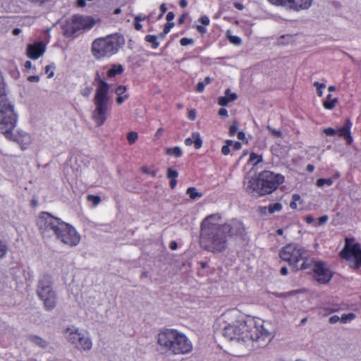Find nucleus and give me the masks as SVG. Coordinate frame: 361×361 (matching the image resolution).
<instances>
[{
    "label": "nucleus",
    "mask_w": 361,
    "mask_h": 361,
    "mask_svg": "<svg viewBox=\"0 0 361 361\" xmlns=\"http://www.w3.org/2000/svg\"><path fill=\"white\" fill-rule=\"evenodd\" d=\"M222 334L229 341H252L257 342L259 346L266 345L271 339V334L264 328V320L251 316L228 324L224 328Z\"/></svg>",
    "instance_id": "1"
},
{
    "label": "nucleus",
    "mask_w": 361,
    "mask_h": 361,
    "mask_svg": "<svg viewBox=\"0 0 361 361\" xmlns=\"http://www.w3.org/2000/svg\"><path fill=\"white\" fill-rule=\"evenodd\" d=\"M39 232L43 238H56L64 245L74 247L79 244L80 235L70 224L47 212H41L36 220Z\"/></svg>",
    "instance_id": "2"
},
{
    "label": "nucleus",
    "mask_w": 361,
    "mask_h": 361,
    "mask_svg": "<svg viewBox=\"0 0 361 361\" xmlns=\"http://www.w3.org/2000/svg\"><path fill=\"white\" fill-rule=\"evenodd\" d=\"M221 219L219 214H212L206 216L200 225V245L213 253L222 252L227 247V226L219 224Z\"/></svg>",
    "instance_id": "3"
},
{
    "label": "nucleus",
    "mask_w": 361,
    "mask_h": 361,
    "mask_svg": "<svg viewBox=\"0 0 361 361\" xmlns=\"http://www.w3.org/2000/svg\"><path fill=\"white\" fill-rule=\"evenodd\" d=\"M93 85L95 87V93L93 99L94 109L92 111V119L97 126H102L108 118L110 105L109 91L111 85L102 78L99 71L94 76Z\"/></svg>",
    "instance_id": "4"
},
{
    "label": "nucleus",
    "mask_w": 361,
    "mask_h": 361,
    "mask_svg": "<svg viewBox=\"0 0 361 361\" xmlns=\"http://www.w3.org/2000/svg\"><path fill=\"white\" fill-rule=\"evenodd\" d=\"M283 182V176L264 170L245 183V190L252 195L264 196L271 194Z\"/></svg>",
    "instance_id": "5"
},
{
    "label": "nucleus",
    "mask_w": 361,
    "mask_h": 361,
    "mask_svg": "<svg viewBox=\"0 0 361 361\" xmlns=\"http://www.w3.org/2000/svg\"><path fill=\"white\" fill-rule=\"evenodd\" d=\"M158 343L174 355L187 354L192 350V343L186 336L175 329H166L160 332Z\"/></svg>",
    "instance_id": "6"
},
{
    "label": "nucleus",
    "mask_w": 361,
    "mask_h": 361,
    "mask_svg": "<svg viewBox=\"0 0 361 361\" xmlns=\"http://www.w3.org/2000/svg\"><path fill=\"white\" fill-rule=\"evenodd\" d=\"M125 39L121 34L114 33L95 39L91 46V53L96 60L109 59L116 54L124 45Z\"/></svg>",
    "instance_id": "7"
},
{
    "label": "nucleus",
    "mask_w": 361,
    "mask_h": 361,
    "mask_svg": "<svg viewBox=\"0 0 361 361\" xmlns=\"http://www.w3.org/2000/svg\"><path fill=\"white\" fill-rule=\"evenodd\" d=\"M279 255L295 271L306 270L311 267V263L308 262L307 250L298 243L286 244L281 248Z\"/></svg>",
    "instance_id": "8"
},
{
    "label": "nucleus",
    "mask_w": 361,
    "mask_h": 361,
    "mask_svg": "<svg viewBox=\"0 0 361 361\" xmlns=\"http://www.w3.org/2000/svg\"><path fill=\"white\" fill-rule=\"evenodd\" d=\"M37 295L43 302L47 311L53 310L57 304V295L53 289V281L50 275L44 274L38 281Z\"/></svg>",
    "instance_id": "9"
},
{
    "label": "nucleus",
    "mask_w": 361,
    "mask_h": 361,
    "mask_svg": "<svg viewBox=\"0 0 361 361\" xmlns=\"http://www.w3.org/2000/svg\"><path fill=\"white\" fill-rule=\"evenodd\" d=\"M94 25V21L90 17L73 15L63 25V34L67 37H71L80 30L92 28Z\"/></svg>",
    "instance_id": "10"
},
{
    "label": "nucleus",
    "mask_w": 361,
    "mask_h": 361,
    "mask_svg": "<svg viewBox=\"0 0 361 361\" xmlns=\"http://www.w3.org/2000/svg\"><path fill=\"white\" fill-rule=\"evenodd\" d=\"M353 239L346 238L344 247L340 252V257L348 261L353 260L352 268L357 269L361 267V245L358 243H351Z\"/></svg>",
    "instance_id": "11"
},
{
    "label": "nucleus",
    "mask_w": 361,
    "mask_h": 361,
    "mask_svg": "<svg viewBox=\"0 0 361 361\" xmlns=\"http://www.w3.org/2000/svg\"><path fill=\"white\" fill-rule=\"evenodd\" d=\"M312 271L314 279L321 284L329 283L333 276L329 268L323 261H314Z\"/></svg>",
    "instance_id": "12"
},
{
    "label": "nucleus",
    "mask_w": 361,
    "mask_h": 361,
    "mask_svg": "<svg viewBox=\"0 0 361 361\" xmlns=\"http://www.w3.org/2000/svg\"><path fill=\"white\" fill-rule=\"evenodd\" d=\"M0 114L1 117L6 118V120L14 121L15 126L17 123V115L14 112L13 106L8 102L4 91L0 90Z\"/></svg>",
    "instance_id": "13"
},
{
    "label": "nucleus",
    "mask_w": 361,
    "mask_h": 361,
    "mask_svg": "<svg viewBox=\"0 0 361 361\" xmlns=\"http://www.w3.org/2000/svg\"><path fill=\"white\" fill-rule=\"evenodd\" d=\"M276 6H282L295 11L308 8L312 4V0H268Z\"/></svg>",
    "instance_id": "14"
},
{
    "label": "nucleus",
    "mask_w": 361,
    "mask_h": 361,
    "mask_svg": "<svg viewBox=\"0 0 361 361\" xmlns=\"http://www.w3.org/2000/svg\"><path fill=\"white\" fill-rule=\"evenodd\" d=\"M46 45L42 42L29 44L26 49L27 56L31 59H38L45 52Z\"/></svg>",
    "instance_id": "15"
},
{
    "label": "nucleus",
    "mask_w": 361,
    "mask_h": 361,
    "mask_svg": "<svg viewBox=\"0 0 361 361\" xmlns=\"http://www.w3.org/2000/svg\"><path fill=\"white\" fill-rule=\"evenodd\" d=\"M226 226V234L230 236H243L245 234V228L240 221H233L230 224H224Z\"/></svg>",
    "instance_id": "16"
},
{
    "label": "nucleus",
    "mask_w": 361,
    "mask_h": 361,
    "mask_svg": "<svg viewBox=\"0 0 361 361\" xmlns=\"http://www.w3.org/2000/svg\"><path fill=\"white\" fill-rule=\"evenodd\" d=\"M6 120V118L0 116V130L4 136L9 140H13V130L15 128L14 121Z\"/></svg>",
    "instance_id": "17"
},
{
    "label": "nucleus",
    "mask_w": 361,
    "mask_h": 361,
    "mask_svg": "<svg viewBox=\"0 0 361 361\" xmlns=\"http://www.w3.org/2000/svg\"><path fill=\"white\" fill-rule=\"evenodd\" d=\"M319 314L322 317L328 316L332 313L339 312L340 310H344L341 305L334 302H326L322 304L319 307Z\"/></svg>",
    "instance_id": "18"
},
{
    "label": "nucleus",
    "mask_w": 361,
    "mask_h": 361,
    "mask_svg": "<svg viewBox=\"0 0 361 361\" xmlns=\"http://www.w3.org/2000/svg\"><path fill=\"white\" fill-rule=\"evenodd\" d=\"M352 126V123L350 119H347L344 125L338 128L337 130V134L340 137H343L345 140L348 145H350L353 142V137L350 133V128Z\"/></svg>",
    "instance_id": "19"
},
{
    "label": "nucleus",
    "mask_w": 361,
    "mask_h": 361,
    "mask_svg": "<svg viewBox=\"0 0 361 361\" xmlns=\"http://www.w3.org/2000/svg\"><path fill=\"white\" fill-rule=\"evenodd\" d=\"M126 92L127 87L125 85H119L116 87L115 93L117 95L116 102L118 105L122 104L130 97V95Z\"/></svg>",
    "instance_id": "20"
},
{
    "label": "nucleus",
    "mask_w": 361,
    "mask_h": 361,
    "mask_svg": "<svg viewBox=\"0 0 361 361\" xmlns=\"http://www.w3.org/2000/svg\"><path fill=\"white\" fill-rule=\"evenodd\" d=\"M186 146H190L194 143V147L196 149L202 147V140L199 132H193L192 133V137H188L184 141Z\"/></svg>",
    "instance_id": "21"
},
{
    "label": "nucleus",
    "mask_w": 361,
    "mask_h": 361,
    "mask_svg": "<svg viewBox=\"0 0 361 361\" xmlns=\"http://www.w3.org/2000/svg\"><path fill=\"white\" fill-rule=\"evenodd\" d=\"M78 342L75 344V348L80 350H90L92 345L91 339L88 337L85 336L83 334H80L78 337Z\"/></svg>",
    "instance_id": "22"
},
{
    "label": "nucleus",
    "mask_w": 361,
    "mask_h": 361,
    "mask_svg": "<svg viewBox=\"0 0 361 361\" xmlns=\"http://www.w3.org/2000/svg\"><path fill=\"white\" fill-rule=\"evenodd\" d=\"M123 71L124 68L121 64H112L106 71V77L109 79L114 78L117 75H121Z\"/></svg>",
    "instance_id": "23"
},
{
    "label": "nucleus",
    "mask_w": 361,
    "mask_h": 361,
    "mask_svg": "<svg viewBox=\"0 0 361 361\" xmlns=\"http://www.w3.org/2000/svg\"><path fill=\"white\" fill-rule=\"evenodd\" d=\"M178 176V173L176 170L169 167L167 169L166 177L170 179V187L173 189L177 185L176 178Z\"/></svg>",
    "instance_id": "24"
},
{
    "label": "nucleus",
    "mask_w": 361,
    "mask_h": 361,
    "mask_svg": "<svg viewBox=\"0 0 361 361\" xmlns=\"http://www.w3.org/2000/svg\"><path fill=\"white\" fill-rule=\"evenodd\" d=\"M28 339L31 343L42 348H45L48 345L44 339L36 335H30Z\"/></svg>",
    "instance_id": "25"
},
{
    "label": "nucleus",
    "mask_w": 361,
    "mask_h": 361,
    "mask_svg": "<svg viewBox=\"0 0 361 361\" xmlns=\"http://www.w3.org/2000/svg\"><path fill=\"white\" fill-rule=\"evenodd\" d=\"M338 102V100L337 98H332L331 94H329L326 99L323 102V106L326 109L331 110L336 106Z\"/></svg>",
    "instance_id": "26"
},
{
    "label": "nucleus",
    "mask_w": 361,
    "mask_h": 361,
    "mask_svg": "<svg viewBox=\"0 0 361 361\" xmlns=\"http://www.w3.org/2000/svg\"><path fill=\"white\" fill-rule=\"evenodd\" d=\"M166 154L179 158L183 155V151L180 147L176 146L173 147H168L166 149Z\"/></svg>",
    "instance_id": "27"
},
{
    "label": "nucleus",
    "mask_w": 361,
    "mask_h": 361,
    "mask_svg": "<svg viewBox=\"0 0 361 361\" xmlns=\"http://www.w3.org/2000/svg\"><path fill=\"white\" fill-rule=\"evenodd\" d=\"M238 98V96L236 94H232L230 95L229 97H220L218 99V104L219 105L221 106H225L228 104L229 102H233L235 100Z\"/></svg>",
    "instance_id": "28"
},
{
    "label": "nucleus",
    "mask_w": 361,
    "mask_h": 361,
    "mask_svg": "<svg viewBox=\"0 0 361 361\" xmlns=\"http://www.w3.org/2000/svg\"><path fill=\"white\" fill-rule=\"evenodd\" d=\"M186 194L189 195L192 200H196L202 197V193L197 191L194 187H190L187 189Z\"/></svg>",
    "instance_id": "29"
},
{
    "label": "nucleus",
    "mask_w": 361,
    "mask_h": 361,
    "mask_svg": "<svg viewBox=\"0 0 361 361\" xmlns=\"http://www.w3.org/2000/svg\"><path fill=\"white\" fill-rule=\"evenodd\" d=\"M145 40L149 43H151V47L152 49H157L159 46V43L157 41V37L155 35H147L145 37Z\"/></svg>",
    "instance_id": "30"
},
{
    "label": "nucleus",
    "mask_w": 361,
    "mask_h": 361,
    "mask_svg": "<svg viewBox=\"0 0 361 361\" xmlns=\"http://www.w3.org/2000/svg\"><path fill=\"white\" fill-rule=\"evenodd\" d=\"M80 334L81 333H80L78 329L71 331L68 336V341L75 345L79 341L78 337H80Z\"/></svg>",
    "instance_id": "31"
},
{
    "label": "nucleus",
    "mask_w": 361,
    "mask_h": 361,
    "mask_svg": "<svg viewBox=\"0 0 361 361\" xmlns=\"http://www.w3.org/2000/svg\"><path fill=\"white\" fill-rule=\"evenodd\" d=\"M80 334L81 333H80L78 329L71 331L68 336V341L75 345L79 341L78 337H80Z\"/></svg>",
    "instance_id": "32"
},
{
    "label": "nucleus",
    "mask_w": 361,
    "mask_h": 361,
    "mask_svg": "<svg viewBox=\"0 0 361 361\" xmlns=\"http://www.w3.org/2000/svg\"><path fill=\"white\" fill-rule=\"evenodd\" d=\"M262 161V156L258 155L255 152H251L249 158V163L254 166L257 165L259 163Z\"/></svg>",
    "instance_id": "33"
},
{
    "label": "nucleus",
    "mask_w": 361,
    "mask_h": 361,
    "mask_svg": "<svg viewBox=\"0 0 361 361\" xmlns=\"http://www.w3.org/2000/svg\"><path fill=\"white\" fill-rule=\"evenodd\" d=\"M356 317V315L355 313L350 312L348 314H343L340 317V322L342 324H346L348 322H351L353 319H355Z\"/></svg>",
    "instance_id": "34"
},
{
    "label": "nucleus",
    "mask_w": 361,
    "mask_h": 361,
    "mask_svg": "<svg viewBox=\"0 0 361 361\" xmlns=\"http://www.w3.org/2000/svg\"><path fill=\"white\" fill-rule=\"evenodd\" d=\"M333 184V178H319L316 181L317 186L321 188L323 187L324 185H331Z\"/></svg>",
    "instance_id": "35"
},
{
    "label": "nucleus",
    "mask_w": 361,
    "mask_h": 361,
    "mask_svg": "<svg viewBox=\"0 0 361 361\" xmlns=\"http://www.w3.org/2000/svg\"><path fill=\"white\" fill-rule=\"evenodd\" d=\"M282 204L279 202L270 204L268 207L269 214H274L276 212H280L282 210Z\"/></svg>",
    "instance_id": "36"
},
{
    "label": "nucleus",
    "mask_w": 361,
    "mask_h": 361,
    "mask_svg": "<svg viewBox=\"0 0 361 361\" xmlns=\"http://www.w3.org/2000/svg\"><path fill=\"white\" fill-rule=\"evenodd\" d=\"M87 200L92 202L94 206H97L101 202V197L98 195H88Z\"/></svg>",
    "instance_id": "37"
},
{
    "label": "nucleus",
    "mask_w": 361,
    "mask_h": 361,
    "mask_svg": "<svg viewBox=\"0 0 361 361\" xmlns=\"http://www.w3.org/2000/svg\"><path fill=\"white\" fill-rule=\"evenodd\" d=\"M145 16L144 17H141L140 16H137L135 18V21H134V27L136 30L137 31H140L142 30V24L140 23V22L142 20H144L145 19Z\"/></svg>",
    "instance_id": "38"
},
{
    "label": "nucleus",
    "mask_w": 361,
    "mask_h": 361,
    "mask_svg": "<svg viewBox=\"0 0 361 361\" xmlns=\"http://www.w3.org/2000/svg\"><path fill=\"white\" fill-rule=\"evenodd\" d=\"M233 144V140H227L226 141V145H224L221 148V153L224 155H228L230 153V147Z\"/></svg>",
    "instance_id": "39"
},
{
    "label": "nucleus",
    "mask_w": 361,
    "mask_h": 361,
    "mask_svg": "<svg viewBox=\"0 0 361 361\" xmlns=\"http://www.w3.org/2000/svg\"><path fill=\"white\" fill-rule=\"evenodd\" d=\"M300 200V195L299 194H293L292 196V200L290 203V207L292 209H296L298 207L297 202Z\"/></svg>",
    "instance_id": "40"
},
{
    "label": "nucleus",
    "mask_w": 361,
    "mask_h": 361,
    "mask_svg": "<svg viewBox=\"0 0 361 361\" xmlns=\"http://www.w3.org/2000/svg\"><path fill=\"white\" fill-rule=\"evenodd\" d=\"M138 138V134L136 132L132 131L128 133L127 140L129 144H133Z\"/></svg>",
    "instance_id": "41"
},
{
    "label": "nucleus",
    "mask_w": 361,
    "mask_h": 361,
    "mask_svg": "<svg viewBox=\"0 0 361 361\" xmlns=\"http://www.w3.org/2000/svg\"><path fill=\"white\" fill-rule=\"evenodd\" d=\"M228 39L229 42H230L231 44H234V45H237V46H238V45H240V44H241V42H242L241 39H240L239 37H238V36H235V35H228Z\"/></svg>",
    "instance_id": "42"
},
{
    "label": "nucleus",
    "mask_w": 361,
    "mask_h": 361,
    "mask_svg": "<svg viewBox=\"0 0 361 361\" xmlns=\"http://www.w3.org/2000/svg\"><path fill=\"white\" fill-rule=\"evenodd\" d=\"M54 68H55V66L54 64L46 66L44 72L46 74H47L48 78H51L54 75V73L53 71V69H54Z\"/></svg>",
    "instance_id": "43"
},
{
    "label": "nucleus",
    "mask_w": 361,
    "mask_h": 361,
    "mask_svg": "<svg viewBox=\"0 0 361 361\" xmlns=\"http://www.w3.org/2000/svg\"><path fill=\"white\" fill-rule=\"evenodd\" d=\"M238 123L235 121L229 127V135L231 137L235 135L238 130Z\"/></svg>",
    "instance_id": "44"
},
{
    "label": "nucleus",
    "mask_w": 361,
    "mask_h": 361,
    "mask_svg": "<svg viewBox=\"0 0 361 361\" xmlns=\"http://www.w3.org/2000/svg\"><path fill=\"white\" fill-rule=\"evenodd\" d=\"M7 252V246L1 240H0V259L5 257Z\"/></svg>",
    "instance_id": "45"
},
{
    "label": "nucleus",
    "mask_w": 361,
    "mask_h": 361,
    "mask_svg": "<svg viewBox=\"0 0 361 361\" xmlns=\"http://www.w3.org/2000/svg\"><path fill=\"white\" fill-rule=\"evenodd\" d=\"M323 133L327 136H335L337 134V130L332 128H326L323 130Z\"/></svg>",
    "instance_id": "46"
},
{
    "label": "nucleus",
    "mask_w": 361,
    "mask_h": 361,
    "mask_svg": "<svg viewBox=\"0 0 361 361\" xmlns=\"http://www.w3.org/2000/svg\"><path fill=\"white\" fill-rule=\"evenodd\" d=\"M314 86L317 87V92L318 96L321 97L322 95V89L326 87L324 83H320L319 82H314Z\"/></svg>",
    "instance_id": "47"
},
{
    "label": "nucleus",
    "mask_w": 361,
    "mask_h": 361,
    "mask_svg": "<svg viewBox=\"0 0 361 361\" xmlns=\"http://www.w3.org/2000/svg\"><path fill=\"white\" fill-rule=\"evenodd\" d=\"M193 43H194V41L191 38L183 37V38H181L180 40V44L181 46H187L189 44H192Z\"/></svg>",
    "instance_id": "48"
},
{
    "label": "nucleus",
    "mask_w": 361,
    "mask_h": 361,
    "mask_svg": "<svg viewBox=\"0 0 361 361\" xmlns=\"http://www.w3.org/2000/svg\"><path fill=\"white\" fill-rule=\"evenodd\" d=\"M267 129L271 132V133L275 136V137H282V133L281 130H276L275 128H273L270 126H267Z\"/></svg>",
    "instance_id": "49"
},
{
    "label": "nucleus",
    "mask_w": 361,
    "mask_h": 361,
    "mask_svg": "<svg viewBox=\"0 0 361 361\" xmlns=\"http://www.w3.org/2000/svg\"><path fill=\"white\" fill-rule=\"evenodd\" d=\"M92 90V89L91 87H86L81 90L80 93L84 97H89Z\"/></svg>",
    "instance_id": "50"
},
{
    "label": "nucleus",
    "mask_w": 361,
    "mask_h": 361,
    "mask_svg": "<svg viewBox=\"0 0 361 361\" xmlns=\"http://www.w3.org/2000/svg\"><path fill=\"white\" fill-rule=\"evenodd\" d=\"M173 26L174 23L173 22H167L164 27V35L168 34Z\"/></svg>",
    "instance_id": "51"
},
{
    "label": "nucleus",
    "mask_w": 361,
    "mask_h": 361,
    "mask_svg": "<svg viewBox=\"0 0 361 361\" xmlns=\"http://www.w3.org/2000/svg\"><path fill=\"white\" fill-rule=\"evenodd\" d=\"M205 86L206 85L204 84V82H199L195 87V91L197 92L201 93L204 92Z\"/></svg>",
    "instance_id": "52"
},
{
    "label": "nucleus",
    "mask_w": 361,
    "mask_h": 361,
    "mask_svg": "<svg viewBox=\"0 0 361 361\" xmlns=\"http://www.w3.org/2000/svg\"><path fill=\"white\" fill-rule=\"evenodd\" d=\"M196 111L195 109H191L188 113V118L190 121H195L196 119Z\"/></svg>",
    "instance_id": "53"
},
{
    "label": "nucleus",
    "mask_w": 361,
    "mask_h": 361,
    "mask_svg": "<svg viewBox=\"0 0 361 361\" xmlns=\"http://www.w3.org/2000/svg\"><path fill=\"white\" fill-rule=\"evenodd\" d=\"M200 23L204 25H209L210 20L207 16H202L200 18Z\"/></svg>",
    "instance_id": "54"
},
{
    "label": "nucleus",
    "mask_w": 361,
    "mask_h": 361,
    "mask_svg": "<svg viewBox=\"0 0 361 361\" xmlns=\"http://www.w3.org/2000/svg\"><path fill=\"white\" fill-rule=\"evenodd\" d=\"M218 114L222 118H227L228 116V111L225 108L219 109Z\"/></svg>",
    "instance_id": "55"
},
{
    "label": "nucleus",
    "mask_w": 361,
    "mask_h": 361,
    "mask_svg": "<svg viewBox=\"0 0 361 361\" xmlns=\"http://www.w3.org/2000/svg\"><path fill=\"white\" fill-rule=\"evenodd\" d=\"M231 147H232L233 150L238 151L241 149L242 145L240 142H238V141L233 142V144L231 145Z\"/></svg>",
    "instance_id": "56"
},
{
    "label": "nucleus",
    "mask_w": 361,
    "mask_h": 361,
    "mask_svg": "<svg viewBox=\"0 0 361 361\" xmlns=\"http://www.w3.org/2000/svg\"><path fill=\"white\" fill-rule=\"evenodd\" d=\"M328 219H329V217L326 215H324L322 216H320L319 218H318V224L319 225H323V224L326 223Z\"/></svg>",
    "instance_id": "57"
},
{
    "label": "nucleus",
    "mask_w": 361,
    "mask_h": 361,
    "mask_svg": "<svg viewBox=\"0 0 361 361\" xmlns=\"http://www.w3.org/2000/svg\"><path fill=\"white\" fill-rule=\"evenodd\" d=\"M27 80L30 82H38L39 77L38 75H30L27 77Z\"/></svg>",
    "instance_id": "58"
},
{
    "label": "nucleus",
    "mask_w": 361,
    "mask_h": 361,
    "mask_svg": "<svg viewBox=\"0 0 361 361\" xmlns=\"http://www.w3.org/2000/svg\"><path fill=\"white\" fill-rule=\"evenodd\" d=\"M338 321H340V317L337 315H333L329 319V323L332 324L338 322Z\"/></svg>",
    "instance_id": "59"
},
{
    "label": "nucleus",
    "mask_w": 361,
    "mask_h": 361,
    "mask_svg": "<svg viewBox=\"0 0 361 361\" xmlns=\"http://www.w3.org/2000/svg\"><path fill=\"white\" fill-rule=\"evenodd\" d=\"M164 130L163 128H159L157 130L155 135H154V140H158L163 134Z\"/></svg>",
    "instance_id": "60"
},
{
    "label": "nucleus",
    "mask_w": 361,
    "mask_h": 361,
    "mask_svg": "<svg viewBox=\"0 0 361 361\" xmlns=\"http://www.w3.org/2000/svg\"><path fill=\"white\" fill-rule=\"evenodd\" d=\"M237 137L240 140H243V141L245 140V143L247 142V140L246 139L245 134L244 132H243V131L238 132L237 134Z\"/></svg>",
    "instance_id": "61"
},
{
    "label": "nucleus",
    "mask_w": 361,
    "mask_h": 361,
    "mask_svg": "<svg viewBox=\"0 0 361 361\" xmlns=\"http://www.w3.org/2000/svg\"><path fill=\"white\" fill-rule=\"evenodd\" d=\"M166 10H167V7H166V4H164V3L161 4L160 6L161 13H160L159 18L163 16V15L166 12Z\"/></svg>",
    "instance_id": "62"
},
{
    "label": "nucleus",
    "mask_w": 361,
    "mask_h": 361,
    "mask_svg": "<svg viewBox=\"0 0 361 361\" xmlns=\"http://www.w3.org/2000/svg\"><path fill=\"white\" fill-rule=\"evenodd\" d=\"M142 172H144L145 173L150 174L152 177H155L157 175L156 171H149L146 167H142Z\"/></svg>",
    "instance_id": "63"
},
{
    "label": "nucleus",
    "mask_w": 361,
    "mask_h": 361,
    "mask_svg": "<svg viewBox=\"0 0 361 361\" xmlns=\"http://www.w3.org/2000/svg\"><path fill=\"white\" fill-rule=\"evenodd\" d=\"M174 13L171 11L169 12L167 14H166V19L167 20V22H171L173 18H174Z\"/></svg>",
    "instance_id": "64"
}]
</instances>
